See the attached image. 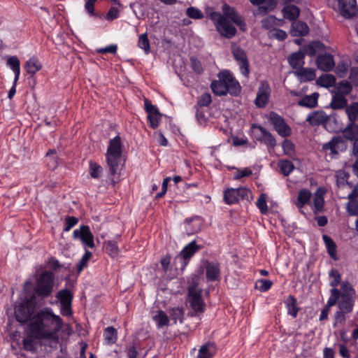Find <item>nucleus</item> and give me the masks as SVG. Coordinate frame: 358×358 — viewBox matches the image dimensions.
<instances>
[{"mask_svg": "<svg viewBox=\"0 0 358 358\" xmlns=\"http://www.w3.org/2000/svg\"><path fill=\"white\" fill-rule=\"evenodd\" d=\"M62 326V319L51 308L46 307L31 317L29 331L36 338L55 340Z\"/></svg>", "mask_w": 358, "mask_h": 358, "instance_id": "1", "label": "nucleus"}, {"mask_svg": "<svg viewBox=\"0 0 358 358\" xmlns=\"http://www.w3.org/2000/svg\"><path fill=\"white\" fill-rule=\"evenodd\" d=\"M330 296L327 301V305L328 307H331L336 304L339 297L341 296V293L339 290L336 287H333L330 290Z\"/></svg>", "mask_w": 358, "mask_h": 358, "instance_id": "54", "label": "nucleus"}, {"mask_svg": "<svg viewBox=\"0 0 358 358\" xmlns=\"http://www.w3.org/2000/svg\"><path fill=\"white\" fill-rule=\"evenodd\" d=\"M73 237L75 239L79 238L85 247L94 248V235L87 225H81L79 229H75Z\"/></svg>", "mask_w": 358, "mask_h": 358, "instance_id": "12", "label": "nucleus"}, {"mask_svg": "<svg viewBox=\"0 0 358 358\" xmlns=\"http://www.w3.org/2000/svg\"><path fill=\"white\" fill-rule=\"evenodd\" d=\"M278 166L280 169V172L284 176H288L294 169L293 163L288 159H280L278 162Z\"/></svg>", "mask_w": 358, "mask_h": 358, "instance_id": "44", "label": "nucleus"}, {"mask_svg": "<svg viewBox=\"0 0 358 358\" xmlns=\"http://www.w3.org/2000/svg\"><path fill=\"white\" fill-rule=\"evenodd\" d=\"M92 254L91 252H90L89 250H85V252L83 255L82 258L80 259L78 264L77 270L78 273H80L83 270V268L86 267L87 262L92 257Z\"/></svg>", "mask_w": 358, "mask_h": 358, "instance_id": "57", "label": "nucleus"}, {"mask_svg": "<svg viewBox=\"0 0 358 358\" xmlns=\"http://www.w3.org/2000/svg\"><path fill=\"white\" fill-rule=\"evenodd\" d=\"M211 96L209 93H204L201 96L199 97L197 101V104L200 107H205L210 105L211 103Z\"/></svg>", "mask_w": 358, "mask_h": 358, "instance_id": "62", "label": "nucleus"}, {"mask_svg": "<svg viewBox=\"0 0 358 358\" xmlns=\"http://www.w3.org/2000/svg\"><path fill=\"white\" fill-rule=\"evenodd\" d=\"M287 37V33L282 29H273V30H271L269 32V38H275L280 41L285 40Z\"/></svg>", "mask_w": 358, "mask_h": 358, "instance_id": "55", "label": "nucleus"}, {"mask_svg": "<svg viewBox=\"0 0 358 358\" xmlns=\"http://www.w3.org/2000/svg\"><path fill=\"white\" fill-rule=\"evenodd\" d=\"M170 318L173 320L174 323L179 321L180 323L182 322L184 311L181 308H173L171 309L169 312Z\"/></svg>", "mask_w": 358, "mask_h": 358, "instance_id": "52", "label": "nucleus"}, {"mask_svg": "<svg viewBox=\"0 0 358 358\" xmlns=\"http://www.w3.org/2000/svg\"><path fill=\"white\" fill-rule=\"evenodd\" d=\"M317 85L324 87H332L336 83V78L333 75L331 74H324L320 76L316 80Z\"/></svg>", "mask_w": 358, "mask_h": 358, "instance_id": "42", "label": "nucleus"}, {"mask_svg": "<svg viewBox=\"0 0 358 358\" xmlns=\"http://www.w3.org/2000/svg\"><path fill=\"white\" fill-rule=\"evenodd\" d=\"M280 22L275 16L270 15L263 19L261 21V24L264 29L271 31L275 29V26L280 25Z\"/></svg>", "mask_w": 358, "mask_h": 358, "instance_id": "45", "label": "nucleus"}, {"mask_svg": "<svg viewBox=\"0 0 358 358\" xmlns=\"http://www.w3.org/2000/svg\"><path fill=\"white\" fill-rule=\"evenodd\" d=\"M256 205L262 214H266L267 213L268 207L266 201V195L264 194H260L256 202Z\"/></svg>", "mask_w": 358, "mask_h": 358, "instance_id": "59", "label": "nucleus"}, {"mask_svg": "<svg viewBox=\"0 0 358 358\" xmlns=\"http://www.w3.org/2000/svg\"><path fill=\"white\" fill-rule=\"evenodd\" d=\"M138 46L139 48L143 49L145 54H148L150 52V41L147 33H144L139 36Z\"/></svg>", "mask_w": 358, "mask_h": 358, "instance_id": "50", "label": "nucleus"}, {"mask_svg": "<svg viewBox=\"0 0 358 358\" xmlns=\"http://www.w3.org/2000/svg\"><path fill=\"white\" fill-rule=\"evenodd\" d=\"M319 96L317 92H314L310 95H306L298 101V105L309 108H315L317 106Z\"/></svg>", "mask_w": 358, "mask_h": 358, "instance_id": "26", "label": "nucleus"}, {"mask_svg": "<svg viewBox=\"0 0 358 358\" xmlns=\"http://www.w3.org/2000/svg\"><path fill=\"white\" fill-rule=\"evenodd\" d=\"M28 336L23 338V348L27 351L35 352L36 350V341L37 339L34 335L29 331V327H27Z\"/></svg>", "mask_w": 358, "mask_h": 358, "instance_id": "37", "label": "nucleus"}, {"mask_svg": "<svg viewBox=\"0 0 358 358\" xmlns=\"http://www.w3.org/2000/svg\"><path fill=\"white\" fill-rule=\"evenodd\" d=\"M104 341L107 344L111 345L117 339V331L113 327H108L103 331Z\"/></svg>", "mask_w": 358, "mask_h": 358, "instance_id": "41", "label": "nucleus"}, {"mask_svg": "<svg viewBox=\"0 0 358 358\" xmlns=\"http://www.w3.org/2000/svg\"><path fill=\"white\" fill-rule=\"evenodd\" d=\"M41 67L42 65L41 62L38 61V58L35 57H32L27 60L24 66L27 73L31 76L38 72Z\"/></svg>", "mask_w": 358, "mask_h": 358, "instance_id": "30", "label": "nucleus"}, {"mask_svg": "<svg viewBox=\"0 0 358 358\" xmlns=\"http://www.w3.org/2000/svg\"><path fill=\"white\" fill-rule=\"evenodd\" d=\"M122 152L121 138L116 136L109 141L106 153V164L108 169V177L106 182L115 186L119 175V165Z\"/></svg>", "mask_w": 358, "mask_h": 358, "instance_id": "2", "label": "nucleus"}, {"mask_svg": "<svg viewBox=\"0 0 358 358\" xmlns=\"http://www.w3.org/2000/svg\"><path fill=\"white\" fill-rule=\"evenodd\" d=\"M190 62L191 67L194 72H196L198 74H201L203 72V67L201 63L198 59L192 57L190 59Z\"/></svg>", "mask_w": 358, "mask_h": 358, "instance_id": "64", "label": "nucleus"}, {"mask_svg": "<svg viewBox=\"0 0 358 358\" xmlns=\"http://www.w3.org/2000/svg\"><path fill=\"white\" fill-rule=\"evenodd\" d=\"M106 250L107 252L112 257L117 256L119 253V249L117 245V242L115 241H108Z\"/></svg>", "mask_w": 358, "mask_h": 358, "instance_id": "58", "label": "nucleus"}, {"mask_svg": "<svg viewBox=\"0 0 358 358\" xmlns=\"http://www.w3.org/2000/svg\"><path fill=\"white\" fill-rule=\"evenodd\" d=\"M347 103L348 100L343 95L336 94L332 97L330 107L335 110L342 109L347 106Z\"/></svg>", "mask_w": 358, "mask_h": 358, "instance_id": "39", "label": "nucleus"}, {"mask_svg": "<svg viewBox=\"0 0 358 358\" xmlns=\"http://www.w3.org/2000/svg\"><path fill=\"white\" fill-rule=\"evenodd\" d=\"M282 13L284 18L294 21L299 17L300 9L295 5L289 4L282 8Z\"/></svg>", "mask_w": 358, "mask_h": 358, "instance_id": "25", "label": "nucleus"}, {"mask_svg": "<svg viewBox=\"0 0 358 358\" xmlns=\"http://www.w3.org/2000/svg\"><path fill=\"white\" fill-rule=\"evenodd\" d=\"M232 55L235 60L238 62L241 73L248 77L250 73L249 62L247 54L244 50L239 46H236L232 48Z\"/></svg>", "mask_w": 358, "mask_h": 358, "instance_id": "14", "label": "nucleus"}, {"mask_svg": "<svg viewBox=\"0 0 358 358\" xmlns=\"http://www.w3.org/2000/svg\"><path fill=\"white\" fill-rule=\"evenodd\" d=\"M331 281L329 285L332 287H336L341 281V275L338 270L336 268H332L329 273Z\"/></svg>", "mask_w": 358, "mask_h": 358, "instance_id": "48", "label": "nucleus"}, {"mask_svg": "<svg viewBox=\"0 0 358 358\" xmlns=\"http://www.w3.org/2000/svg\"><path fill=\"white\" fill-rule=\"evenodd\" d=\"M285 304L287 315L292 316V318H296L300 310L296 298L292 295L288 296L287 299L285 301Z\"/></svg>", "mask_w": 358, "mask_h": 358, "instance_id": "23", "label": "nucleus"}, {"mask_svg": "<svg viewBox=\"0 0 358 358\" xmlns=\"http://www.w3.org/2000/svg\"><path fill=\"white\" fill-rule=\"evenodd\" d=\"M222 11L224 17L230 19L234 23L241 17L237 11L227 4L223 5Z\"/></svg>", "mask_w": 358, "mask_h": 358, "instance_id": "46", "label": "nucleus"}, {"mask_svg": "<svg viewBox=\"0 0 358 358\" xmlns=\"http://www.w3.org/2000/svg\"><path fill=\"white\" fill-rule=\"evenodd\" d=\"M315 63L318 69L325 72L331 71L335 66L334 57L331 54L318 55Z\"/></svg>", "mask_w": 358, "mask_h": 358, "instance_id": "19", "label": "nucleus"}, {"mask_svg": "<svg viewBox=\"0 0 358 358\" xmlns=\"http://www.w3.org/2000/svg\"><path fill=\"white\" fill-rule=\"evenodd\" d=\"M331 120V115H328L323 110H315L308 114L306 121L312 126L326 125Z\"/></svg>", "mask_w": 358, "mask_h": 358, "instance_id": "18", "label": "nucleus"}, {"mask_svg": "<svg viewBox=\"0 0 358 358\" xmlns=\"http://www.w3.org/2000/svg\"><path fill=\"white\" fill-rule=\"evenodd\" d=\"M343 143V138L340 136H334L329 142L322 145V150H329L332 155H338L339 145Z\"/></svg>", "mask_w": 358, "mask_h": 358, "instance_id": "21", "label": "nucleus"}, {"mask_svg": "<svg viewBox=\"0 0 358 358\" xmlns=\"http://www.w3.org/2000/svg\"><path fill=\"white\" fill-rule=\"evenodd\" d=\"M324 191L320 187L317 189L313 197L314 211L315 213L322 210L324 205Z\"/></svg>", "mask_w": 358, "mask_h": 358, "instance_id": "29", "label": "nucleus"}, {"mask_svg": "<svg viewBox=\"0 0 358 358\" xmlns=\"http://www.w3.org/2000/svg\"><path fill=\"white\" fill-rule=\"evenodd\" d=\"M206 279L208 281L213 282L217 280L220 278V266L218 262H205Z\"/></svg>", "mask_w": 358, "mask_h": 358, "instance_id": "20", "label": "nucleus"}, {"mask_svg": "<svg viewBox=\"0 0 358 358\" xmlns=\"http://www.w3.org/2000/svg\"><path fill=\"white\" fill-rule=\"evenodd\" d=\"M271 90L266 80H262L258 87L255 103L258 108H264L271 95Z\"/></svg>", "mask_w": 358, "mask_h": 358, "instance_id": "15", "label": "nucleus"}, {"mask_svg": "<svg viewBox=\"0 0 358 358\" xmlns=\"http://www.w3.org/2000/svg\"><path fill=\"white\" fill-rule=\"evenodd\" d=\"M210 18L215 21L216 29L222 36L229 39L236 35V29L224 15L213 12L210 14Z\"/></svg>", "mask_w": 358, "mask_h": 358, "instance_id": "6", "label": "nucleus"}, {"mask_svg": "<svg viewBox=\"0 0 358 358\" xmlns=\"http://www.w3.org/2000/svg\"><path fill=\"white\" fill-rule=\"evenodd\" d=\"M128 358H145L146 353L139 347L137 343H133L127 348Z\"/></svg>", "mask_w": 358, "mask_h": 358, "instance_id": "34", "label": "nucleus"}, {"mask_svg": "<svg viewBox=\"0 0 358 358\" xmlns=\"http://www.w3.org/2000/svg\"><path fill=\"white\" fill-rule=\"evenodd\" d=\"M304 57V52L298 51L290 55V56L288 57V62L289 65L293 69H300L305 64Z\"/></svg>", "mask_w": 358, "mask_h": 358, "instance_id": "24", "label": "nucleus"}, {"mask_svg": "<svg viewBox=\"0 0 358 358\" xmlns=\"http://www.w3.org/2000/svg\"><path fill=\"white\" fill-rule=\"evenodd\" d=\"M341 296L355 297V290L348 281L343 282L341 285Z\"/></svg>", "mask_w": 358, "mask_h": 358, "instance_id": "47", "label": "nucleus"}, {"mask_svg": "<svg viewBox=\"0 0 358 358\" xmlns=\"http://www.w3.org/2000/svg\"><path fill=\"white\" fill-rule=\"evenodd\" d=\"M202 290L196 285H191L188 288L187 299L191 308L196 313L204 311V302L201 297Z\"/></svg>", "mask_w": 358, "mask_h": 358, "instance_id": "7", "label": "nucleus"}, {"mask_svg": "<svg viewBox=\"0 0 358 358\" xmlns=\"http://www.w3.org/2000/svg\"><path fill=\"white\" fill-rule=\"evenodd\" d=\"M282 148L285 155L291 157L294 154V145L290 140L285 139L282 141Z\"/></svg>", "mask_w": 358, "mask_h": 358, "instance_id": "53", "label": "nucleus"}, {"mask_svg": "<svg viewBox=\"0 0 358 358\" xmlns=\"http://www.w3.org/2000/svg\"><path fill=\"white\" fill-rule=\"evenodd\" d=\"M345 112L349 122H355L358 118V102L345 106Z\"/></svg>", "mask_w": 358, "mask_h": 358, "instance_id": "43", "label": "nucleus"}, {"mask_svg": "<svg viewBox=\"0 0 358 358\" xmlns=\"http://www.w3.org/2000/svg\"><path fill=\"white\" fill-rule=\"evenodd\" d=\"M324 50L325 45L323 43L320 41H314L305 46L304 54L310 57H313L317 53V52Z\"/></svg>", "mask_w": 358, "mask_h": 358, "instance_id": "27", "label": "nucleus"}, {"mask_svg": "<svg viewBox=\"0 0 358 358\" xmlns=\"http://www.w3.org/2000/svg\"><path fill=\"white\" fill-rule=\"evenodd\" d=\"M37 301V297L32 294L29 298H25L21 303L15 307V319L20 323H25L31 320V316L34 313Z\"/></svg>", "mask_w": 358, "mask_h": 358, "instance_id": "4", "label": "nucleus"}, {"mask_svg": "<svg viewBox=\"0 0 358 358\" xmlns=\"http://www.w3.org/2000/svg\"><path fill=\"white\" fill-rule=\"evenodd\" d=\"M256 285L261 292H266L271 287L273 282L269 280L261 279L258 280Z\"/></svg>", "mask_w": 358, "mask_h": 358, "instance_id": "63", "label": "nucleus"}, {"mask_svg": "<svg viewBox=\"0 0 358 358\" xmlns=\"http://www.w3.org/2000/svg\"><path fill=\"white\" fill-rule=\"evenodd\" d=\"M215 352V348L213 343H207L203 345L199 350L197 358H212Z\"/></svg>", "mask_w": 358, "mask_h": 358, "instance_id": "33", "label": "nucleus"}, {"mask_svg": "<svg viewBox=\"0 0 358 358\" xmlns=\"http://www.w3.org/2000/svg\"><path fill=\"white\" fill-rule=\"evenodd\" d=\"M186 14L192 19L200 20L203 17V13L199 8L192 6L187 9Z\"/></svg>", "mask_w": 358, "mask_h": 358, "instance_id": "56", "label": "nucleus"}, {"mask_svg": "<svg viewBox=\"0 0 358 358\" xmlns=\"http://www.w3.org/2000/svg\"><path fill=\"white\" fill-rule=\"evenodd\" d=\"M252 129L257 141L264 143L268 148H273L276 145L274 136L262 126L253 124Z\"/></svg>", "mask_w": 358, "mask_h": 358, "instance_id": "10", "label": "nucleus"}, {"mask_svg": "<svg viewBox=\"0 0 358 358\" xmlns=\"http://www.w3.org/2000/svg\"><path fill=\"white\" fill-rule=\"evenodd\" d=\"M65 227L64 228V231H69L71 228L77 224L78 219L73 216H66L64 220Z\"/></svg>", "mask_w": 358, "mask_h": 358, "instance_id": "61", "label": "nucleus"}, {"mask_svg": "<svg viewBox=\"0 0 358 358\" xmlns=\"http://www.w3.org/2000/svg\"><path fill=\"white\" fill-rule=\"evenodd\" d=\"M218 78V80H213L210 84L214 94L217 96L226 95L227 93L232 96H238L240 94V84L229 70L220 72Z\"/></svg>", "mask_w": 358, "mask_h": 358, "instance_id": "3", "label": "nucleus"}, {"mask_svg": "<svg viewBox=\"0 0 358 358\" xmlns=\"http://www.w3.org/2000/svg\"><path fill=\"white\" fill-rule=\"evenodd\" d=\"M251 192L245 187L229 188L224 192V200L227 204L238 203L240 200L248 199Z\"/></svg>", "mask_w": 358, "mask_h": 358, "instance_id": "8", "label": "nucleus"}, {"mask_svg": "<svg viewBox=\"0 0 358 358\" xmlns=\"http://www.w3.org/2000/svg\"><path fill=\"white\" fill-rule=\"evenodd\" d=\"M312 194L307 189H301L299 190L295 205L298 208H302L306 204L309 203Z\"/></svg>", "mask_w": 358, "mask_h": 358, "instance_id": "28", "label": "nucleus"}, {"mask_svg": "<svg viewBox=\"0 0 358 358\" xmlns=\"http://www.w3.org/2000/svg\"><path fill=\"white\" fill-rule=\"evenodd\" d=\"M343 134L348 140H355L358 136V125L355 122H350L343 131Z\"/></svg>", "mask_w": 358, "mask_h": 358, "instance_id": "35", "label": "nucleus"}, {"mask_svg": "<svg viewBox=\"0 0 358 358\" xmlns=\"http://www.w3.org/2000/svg\"><path fill=\"white\" fill-rule=\"evenodd\" d=\"M56 297L59 300L61 304V313L64 316L72 315L73 294L68 289H63L59 291Z\"/></svg>", "mask_w": 358, "mask_h": 358, "instance_id": "11", "label": "nucleus"}, {"mask_svg": "<svg viewBox=\"0 0 358 358\" xmlns=\"http://www.w3.org/2000/svg\"><path fill=\"white\" fill-rule=\"evenodd\" d=\"M336 89L340 94L344 96L348 95L351 92L352 87L350 82L343 80L338 83Z\"/></svg>", "mask_w": 358, "mask_h": 358, "instance_id": "51", "label": "nucleus"}, {"mask_svg": "<svg viewBox=\"0 0 358 358\" xmlns=\"http://www.w3.org/2000/svg\"><path fill=\"white\" fill-rule=\"evenodd\" d=\"M338 5L341 15L345 19H351L357 13L356 0H338Z\"/></svg>", "mask_w": 358, "mask_h": 358, "instance_id": "16", "label": "nucleus"}, {"mask_svg": "<svg viewBox=\"0 0 358 358\" xmlns=\"http://www.w3.org/2000/svg\"><path fill=\"white\" fill-rule=\"evenodd\" d=\"M296 74L299 76L303 81H312L315 78V70L310 68L301 67Z\"/></svg>", "mask_w": 358, "mask_h": 358, "instance_id": "40", "label": "nucleus"}, {"mask_svg": "<svg viewBox=\"0 0 358 358\" xmlns=\"http://www.w3.org/2000/svg\"><path fill=\"white\" fill-rule=\"evenodd\" d=\"M309 32V27L306 23L297 21L292 24L291 34L293 36H305Z\"/></svg>", "mask_w": 358, "mask_h": 358, "instance_id": "22", "label": "nucleus"}, {"mask_svg": "<svg viewBox=\"0 0 358 358\" xmlns=\"http://www.w3.org/2000/svg\"><path fill=\"white\" fill-rule=\"evenodd\" d=\"M103 168L97 163L90 161V174L92 178H99L102 174Z\"/></svg>", "mask_w": 358, "mask_h": 358, "instance_id": "49", "label": "nucleus"}, {"mask_svg": "<svg viewBox=\"0 0 358 358\" xmlns=\"http://www.w3.org/2000/svg\"><path fill=\"white\" fill-rule=\"evenodd\" d=\"M55 275L52 271H45L36 280L34 288L35 295L41 298H47L52 292Z\"/></svg>", "mask_w": 358, "mask_h": 358, "instance_id": "5", "label": "nucleus"}, {"mask_svg": "<svg viewBox=\"0 0 358 358\" xmlns=\"http://www.w3.org/2000/svg\"><path fill=\"white\" fill-rule=\"evenodd\" d=\"M355 300V297L341 296V300L338 302L339 309L345 314L350 313L352 310Z\"/></svg>", "mask_w": 358, "mask_h": 358, "instance_id": "32", "label": "nucleus"}, {"mask_svg": "<svg viewBox=\"0 0 358 358\" xmlns=\"http://www.w3.org/2000/svg\"><path fill=\"white\" fill-rule=\"evenodd\" d=\"M347 211L350 215L355 216L358 215V201L349 200L347 203Z\"/></svg>", "mask_w": 358, "mask_h": 358, "instance_id": "60", "label": "nucleus"}, {"mask_svg": "<svg viewBox=\"0 0 358 358\" xmlns=\"http://www.w3.org/2000/svg\"><path fill=\"white\" fill-rule=\"evenodd\" d=\"M322 239L325 243L328 254L334 259L337 260L336 245L333 239L327 235H323Z\"/></svg>", "mask_w": 358, "mask_h": 358, "instance_id": "36", "label": "nucleus"}, {"mask_svg": "<svg viewBox=\"0 0 358 358\" xmlns=\"http://www.w3.org/2000/svg\"><path fill=\"white\" fill-rule=\"evenodd\" d=\"M7 65L13 70L15 74V83H17L20 73V62L16 56L10 57L7 60Z\"/></svg>", "mask_w": 358, "mask_h": 358, "instance_id": "38", "label": "nucleus"}, {"mask_svg": "<svg viewBox=\"0 0 358 358\" xmlns=\"http://www.w3.org/2000/svg\"><path fill=\"white\" fill-rule=\"evenodd\" d=\"M152 319L159 329L164 327L169 326L170 322L169 316L163 310H158L156 314L153 315Z\"/></svg>", "mask_w": 358, "mask_h": 358, "instance_id": "31", "label": "nucleus"}, {"mask_svg": "<svg viewBox=\"0 0 358 358\" xmlns=\"http://www.w3.org/2000/svg\"><path fill=\"white\" fill-rule=\"evenodd\" d=\"M144 106L145 110L148 113V120L150 127L153 129L157 128L159 124V120L163 115L159 113L157 107L153 105L148 99H145Z\"/></svg>", "mask_w": 358, "mask_h": 358, "instance_id": "13", "label": "nucleus"}, {"mask_svg": "<svg viewBox=\"0 0 358 358\" xmlns=\"http://www.w3.org/2000/svg\"><path fill=\"white\" fill-rule=\"evenodd\" d=\"M201 249V246L196 243L195 241H192L181 250L178 256L176 257L177 259L182 260V269L188 264L189 259L194 256V255Z\"/></svg>", "mask_w": 358, "mask_h": 358, "instance_id": "17", "label": "nucleus"}, {"mask_svg": "<svg viewBox=\"0 0 358 358\" xmlns=\"http://www.w3.org/2000/svg\"><path fill=\"white\" fill-rule=\"evenodd\" d=\"M269 120L278 134L287 138L292 134L291 127L285 122L284 118L274 111L269 113Z\"/></svg>", "mask_w": 358, "mask_h": 358, "instance_id": "9", "label": "nucleus"}]
</instances>
